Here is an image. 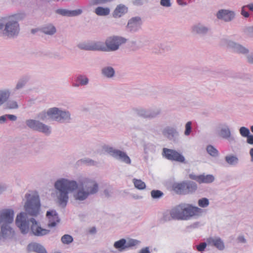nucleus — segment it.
<instances>
[{"label": "nucleus", "instance_id": "f257e3e1", "mask_svg": "<svg viewBox=\"0 0 253 253\" xmlns=\"http://www.w3.org/2000/svg\"><path fill=\"white\" fill-rule=\"evenodd\" d=\"M54 187L57 202L62 207L66 206L70 193H72L71 202L74 204H81L99 190L97 182L91 178H84L78 183L75 180L61 178L55 182Z\"/></svg>", "mask_w": 253, "mask_h": 253}, {"label": "nucleus", "instance_id": "f03ea898", "mask_svg": "<svg viewBox=\"0 0 253 253\" xmlns=\"http://www.w3.org/2000/svg\"><path fill=\"white\" fill-rule=\"evenodd\" d=\"M47 117L51 120L60 123H68L72 120L71 113L68 110L60 108L53 107L48 109L46 112L42 111L38 114L37 118L39 120L29 119L26 121L25 123L27 126L31 129L49 135L51 133V126L39 121H45L47 119Z\"/></svg>", "mask_w": 253, "mask_h": 253}, {"label": "nucleus", "instance_id": "7ed1b4c3", "mask_svg": "<svg viewBox=\"0 0 253 253\" xmlns=\"http://www.w3.org/2000/svg\"><path fill=\"white\" fill-rule=\"evenodd\" d=\"M204 210L191 204L181 203L172 208L169 213H165L163 220L169 221L171 220H189L197 219L201 217Z\"/></svg>", "mask_w": 253, "mask_h": 253}, {"label": "nucleus", "instance_id": "20e7f679", "mask_svg": "<svg viewBox=\"0 0 253 253\" xmlns=\"http://www.w3.org/2000/svg\"><path fill=\"white\" fill-rule=\"evenodd\" d=\"M15 223L23 234L28 233L31 230L34 235L41 237L47 235L50 232L49 230L42 228L40 222L35 218H31L29 220L25 212H21L17 215Z\"/></svg>", "mask_w": 253, "mask_h": 253}, {"label": "nucleus", "instance_id": "39448f33", "mask_svg": "<svg viewBox=\"0 0 253 253\" xmlns=\"http://www.w3.org/2000/svg\"><path fill=\"white\" fill-rule=\"evenodd\" d=\"M25 17V14L18 13L0 19V34L1 35L9 38L17 36L20 30L18 22L23 20Z\"/></svg>", "mask_w": 253, "mask_h": 253}, {"label": "nucleus", "instance_id": "423d86ee", "mask_svg": "<svg viewBox=\"0 0 253 253\" xmlns=\"http://www.w3.org/2000/svg\"><path fill=\"white\" fill-rule=\"evenodd\" d=\"M27 201L24 208L26 214L36 216L39 213L41 203L39 195L36 193L26 194Z\"/></svg>", "mask_w": 253, "mask_h": 253}, {"label": "nucleus", "instance_id": "0eeeda50", "mask_svg": "<svg viewBox=\"0 0 253 253\" xmlns=\"http://www.w3.org/2000/svg\"><path fill=\"white\" fill-rule=\"evenodd\" d=\"M102 149L115 159L126 164H131V160L125 152L106 145H103Z\"/></svg>", "mask_w": 253, "mask_h": 253}, {"label": "nucleus", "instance_id": "6e6552de", "mask_svg": "<svg viewBox=\"0 0 253 253\" xmlns=\"http://www.w3.org/2000/svg\"><path fill=\"white\" fill-rule=\"evenodd\" d=\"M216 132L219 137L227 140L230 144L236 143V139L232 134L229 126L226 123L218 124L216 129Z\"/></svg>", "mask_w": 253, "mask_h": 253}, {"label": "nucleus", "instance_id": "1a4fd4ad", "mask_svg": "<svg viewBox=\"0 0 253 253\" xmlns=\"http://www.w3.org/2000/svg\"><path fill=\"white\" fill-rule=\"evenodd\" d=\"M126 39L119 36L110 37L105 41V51H114L117 50L120 46L126 43Z\"/></svg>", "mask_w": 253, "mask_h": 253}, {"label": "nucleus", "instance_id": "9d476101", "mask_svg": "<svg viewBox=\"0 0 253 253\" xmlns=\"http://www.w3.org/2000/svg\"><path fill=\"white\" fill-rule=\"evenodd\" d=\"M78 47L82 50L105 51V43L102 41H89L78 44Z\"/></svg>", "mask_w": 253, "mask_h": 253}, {"label": "nucleus", "instance_id": "9b49d317", "mask_svg": "<svg viewBox=\"0 0 253 253\" xmlns=\"http://www.w3.org/2000/svg\"><path fill=\"white\" fill-rule=\"evenodd\" d=\"M162 133L164 137L174 143L179 140L180 133L176 126H167L163 128Z\"/></svg>", "mask_w": 253, "mask_h": 253}, {"label": "nucleus", "instance_id": "f8f14e48", "mask_svg": "<svg viewBox=\"0 0 253 253\" xmlns=\"http://www.w3.org/2000/svg\"><path fill=\"white\" fill-rule=\"evenodd\" d=\"M162 155L169 160L182 163H185V159L184 156L175 150L164 148Z\"/></svg>", "mask_w": 253, "mask_h": 253}, {"label": "nucleus", "instance_id": "ddd939ff", "mask_svg": "<svg viewBox=\"0 0 253 253\" xmlns=\"http://www.w3.org/2000/svg\"><path fill=\"white\" fill-rule=\"evenodd\" d=\"M135 112L139 117L151 120L159 116L161 114V110L158 108L151 109L140 108L136 109Z\"/></svg>", "mask_w": 253, "mask_h": 253}, {"label": "nucleus", "instance_id": "4468645a", "mask_svg": "<svg viewBox=\"0 0 253 253\" xmlns=\"http://www.w3.org/2000/svg\"><path fill=\"white\" fill-rule=\"evenodd\" d=\"M211 31V28L210 25L201 22L196 23L191 27V32L193 34L201 36L207 35Z\"/></svg>", "mask_w": 253, "mask_h": 253}, {"label": "nucleus", "instance_id": "2eb2a0df", "mask_svg": "<svg viewBox=\"0 0 253 253\" xmlns=\"http://www.w3.org/2000/svg\"><path fill=\"white\" fill-rule=\"evenodd\" d=\"M14 212L12 209H5L0 211V225L10 224L14 220Z\"/></svg>", "mask_w": 253, "mask_h": 253}, {"label": "nucleus", "instance_id": "dca6fc26", "mask_svg": "<svg viewBox=\"0 0 253 253\" xmlns=\"http://www.w3.org/2000/svg\"><path fill=\"white\" fill-rule=\"evenodd\" d=\"M142 20L140 17L136 16L130 18L126 25L127 30L131 33H136L141 28Z\"/></svg>", "mask_w": 253, "mask_h": 253}, {"label": "nucleus", "instance_id": "f3484780", "mask_svg": "<svg viewBox=\"0 0 253 253\" xmlns=\"http://www.w3.org/2000/svg\"><path fill=\"white\" fill-rule=\"evenodd\" d=\"M215 15L217 19L229 22L234 19L235 14L234 11L229 9H221L216 12Z\"/></svg>", "mask_w": 253, "mask_h": 253}, {"label": "nucleus", "instance_id": "a211bd4d", "mask_svg": "<svg viewBox=\"0 0 253 253\" xmlns=\"http://www.w3.org/2000/svg\"><path fill=\"white\" fill-rule=\"evenodd\" d=\"M10 225H0V241H4L13 236L14 231Z\"/></svg>", "mask_w": 253, "mask_h": 253}, {"label": "nucleus", "instance_id": "6ab92c4d", "mask_svg": "<svg viewBox=\"0 0 253 253\" xmlns=\"http://www.w3.org/2000/svg\"><path fill=\"white\" fill-rule=\"evenodd\" d=\"M227 44L228 47L232 49L234 52L243 54L249 53V50L242 45L232 41H228Z\"/></svg>", "mask_w": 253, "mask_h": 253}, {"label": "nucleus", "instance_id": "aec40b11", "mask_svg": "<svg viewBox=\"0 0 253 253\" xmlns=\"http://www.w3.org/2000/svg\"><path fill=\"white\" fill-rule=\"evenodd\" d=\"M207 242L208 245L214 246L220 251H222L225 249L224 243L220 237H210L207 239Z\"/></svg>", "mask_w": 253, "mask_h": 253}, {"label": "nucleus", "instance_id": "412c9836", "mask_svg": "<svg viewBox=\"0 0 253 253\" xmlns=\"http://www.w3.org/2000/svg\"><path fill=\"white\" fill-rule=\"evenodd\" d=\"M102 77L106 79H113L116 76L114 68L110 66H105L100 70Z\"/></svg>", "mask_w": 253, "mask_h": 253}, {"label": "nucleus", "instance_id": "4be33fe9", "mask_svg": "<svg viewBox=\"0 0 253 253\" xmlns=\"http://www.w3.org/2000/svg\"><path fill=\"white\" fill-rule=\"evenodd\" d=\"M46 215L49 220L48 223V226L49 227L55 226L56 224L59 222V218L55 211H47Z\"/></svg>", "mask_w": 253, "mask_h": 253}, {"label": "nucleus", "instance_id": "5701e85b", "mask_svg": "<svg viewBox=\"0 0 253 253\" xmlns=\"http://www.w3.org/2000/svg\"><path fill=\"white\" fill-rule=\"evenodd\" d=\"M82 10L80 9L70 10L66 9H58L56 10L57 14L63 16L74 17L82 14Z\"/></svg>", "mask_w": 253, "mask_h": 253}, {"label": "nucleus", "instance_id": "b1692460", "mask_svg": "<svg viewBox=\"0 0 253 253\" xmlns=\"http://www.w3.org/2000/svg\"><path fill=\"white\" fill-rule=\"evenodd\" d=\"M28 249L30 251L35 252L37 253H47L43 246L37 243H32L29 244Z\"/></svg>", "mask_w": 253, "mask_h": 253}, {"label": "nucleus", "instance_id": "393cba45", "mask_svg": "<svg viewBox=\"0 0 253 253\" xmlns=\"http://www.w3.org/2000/svg\"><path fill=\"white\" fill-rule=\"evenodd\" d=\"M11 95L9 89H0V107L6 102Z\"/></svg>", "mask_w": 253, "mask_h": 253}, {"label": "nucleus", "instance_id": "a878e982", "mask_svg": "<svg viewBox=\"0 0 253 253\" xmlns=\"http://www.w3.org/2000/svg\"><path fill=\"white\" fill-rule=\"evenodd\" d=\"M173 190L178 194L186 195L185 181L181 183H174L173 185Z\"/></svg>", "mask_w": 253, "mask_h": 253}, {"label": "nucleus", "instance_id": "bb28decb", "mask_svg": "<svg viewBox=\"0 0 253 253\" xmlns=\"http://www.w3.org/2000/svg\"><path fill=\"white\" fill-rule=\"evenodd\" d=\"M127 11V8L124 5H118L113 12V17L118 18L121 17Z\"/></svg>", "mask_w": 253, "mask_h": 253}, {"label": "nucleus", "instance_id": "cd10ccee", "mask_svg": "<svg viewBox=\"0 0 253 253\" xmlns=\"http://www.w3.org/2000/svg\"><path fill=\"white\" fill-rule=\"evenodd\" d=\"M186 194H192L195 192L197 189V184L191 181H186Z\"/></svg>", "mask_w": 253, "mask_h": 253}, {"label": "nucleus", "instance_id": "c85d7f7f", "mask_svg": "<svg viewBox=\"0 0 253 253\" xmlns=\"http://www.w3.org/2000/svg\"><path fill=\"white\" fill-rule=\"evenodd\" d=\"M29 80V77L28 76H25L21 78L17 82L15 88H14V91H16L19 89L23 88L26 83Z\"/></svg>", "mask_w": 253, "mask_h": 253}, {"label": "nucleus", "instance_id": "c756f323", "mask_svg": "<svg viewBox=\"0 0 253 253\" xmlns=\"http://www.w3.org/2000/svg\"><path fill=\"white\" fill-rule=\"evenodd\" d=\"M42 31L45 34L53 35L56 33V30L53 25L51 24H48L43 26L42 28Z\"/></svg>", "mask_w": 253, "mask_h": 253}, {"label": "nucleus", "instance_id": "7c9ffc66", "mask_svg": "<svg viewBox=\"0 0 253 253\" xmlns=\"http://www.w3.org/2000/svg\"><path fill=\"white\" fill-rule=\"evenodd\" d=\"M214 179V176L212 174H201L199 183H211Z\"/></svg>", "mask_w": 253, "mask_h": 253}, {"label": "nucleus", "instance_id": "2f4dec72", "mask_svg": "<svg viewBox=\"0 0 253 253\" xmlns=\"http://www.w3.org/2000/svg\"><path fill=\"white\" fill-rule=\"evenodd\" d=\"M225 160L227 163L231 166H236L239 163V159L237 156L233 155L226 156Z\"/></svg>", "mask_w": 253, "mask_h": 253}, {"label": "nucleus", "instance_id": "473e14b6", "mask_svg": "<svg viewBox=\"0 0 253 253\" xmlns=\"http://www.w3.org/2000/svg\"><path fill=\"white\" fill-rule=\"evenodd\" d=\"M126 240L125 239H121L119 241L115 242L114 244V247L119 251H123L126 249Z\"/></svg>", "mask_w": 253, "mask_h": 253}, {"label": "nucleus", "instance_id": "72a5a7b5", "mask_svg": "<svg viewBox=\"0 0 253 253\" xmlns=\"http://www.w3.org/2000/svg\"><path fill=\"white\" fill-rule=\"evenodd\" d=\"M110 10L108 7H97L95 9V13L99 16H107L110 13Z\"/></svg>", "mask_w": 253, "mask_h": 253}, {"label": "nucleus", "instance_id": "f704fd0d", "mask_svg": "<svg viewBox=\"0 0 253 253\" xmlns=\"http://www.w3.org/2000/svg\"><path fill=\"white\" fill-rule=\"evenodd\" d=\"M206 150L207 153L212 157L215 158L219 156L218 151L212 145H208Z\"/></svg>", "mask_w": 253, "mask_h": 253}, {"label": "nucleus", "instance_id": "c9c22d12", "mask_svg": "<svg viewBox=\"0 0 253 253\" xmlns=\"http://www.w3.org/2000/svg\"><path fill=\"white\" fill-rule=\"evenodd\" d=\"M132 182L135 187L139 190H143L146 187L145 183L140 179L133 178Z\"/></svg>", "mask_w": 253, "mask_h": 253}, {"label": "nucleus", "instance_id": "e433bc0d", "mask_svg": "<svg viewBox=\"0 0 253 253\" xmlns=\"http://www.w3.org/2000/svg\"><path fill=\"white\" fill-rule=\"evenodd\" d=\"M77 81L81 85H86L88 84L89 79L84 75H80L77 78Z\"/></svg>", "mask_w": 253, "mask_h": 253}, {"label": "nucleus", "instance_id": "4c0bfd02", "mask_svg": "<svg viewBox=\"0 0 253 253\" xmlns=\"http://www.w3.org/2000/svg\"><path fill=\"white\" fill-rule=\"evenodd\" d=\"M61 240L63 244L68 245L73 241V238L72 236L65 234L61 237Z\"/></svg>", "mask_w": 253, "mask_h": 253}, {"label": "nucleus", "instance_id": "58836bf2", "mask_svg": "<svg viewBox=\"0 0 253 253\" xmlns=\"http://www.w3.org/2000/svg\"><path fill=\"white\" fill-rule=\"evenodd\" d=\"M140 243V241L133 239H128L126 240V248L132 247L137 245Z\"/></svg>", "mask_w": 253, "mask_h": 253}, {"label": "nucleus", "instance_id": "ea45409f", "mask_svg": "<svg viewBox=\"0 0 253 253\" xmlns=\"http://www.w3.org/2000/svg\"><path fill=\"white\" fill-rule=\"evenodd\" d=\"M151 195L153 199H160L163 197L164 193L159 190H153L151 192Z\"/></svg>", "mask_w": 253, "mask_h": 253}, {"label": "nucleus", "instance_id": "a19ab883", "mask_svg": "<svg viewBox=\"0 0 253 253\" xmlns=\"http://www.w3.org/2000/svg\"><path fill=\"white\" fill-rule=\"evenodd\" d=\"M239 132L240 135L243 137H247L250 134V131L248 128L242 126L239 129Z\"/></svg>", "mask_w": 253, "mask_h": 253}, {"label": "nucleus", "instance_id": "79ce46f5", "mask_svg": "<svg viewBox=\"0 0 253 253\" xmlns=\"http://www.w3.org/2000/svg\"><path fill=\"white\" fill-rule=\"evenodd\" d=\"M80 162L82 164H85L88 166H95L97 164V163L95 161L88 158L82 159L80 160Z\"/></svg>", "mask_w": 253, "mask_h": 253}, {"label": "nucleus", "instance_id": "37998d69", "mask_svg": "<svg viewBox=\"0 0 253 253\" xmlns=\"http://www.w3.org/2000/svg\"><path fill=\"white\" fill-rule=\"evenodd\" d=\"M192 122H187L185 125V130L184 134L185 136H189L192 132Z\"/></svg>", "mask_w": 253, "mask_h": 253}, {"label": "nucleus", "instance_id": "c03bdc74", "mask_svg": "<svg viewBox=\"0 0 253 253\" xmlns=\"http://www.w3.org/2000/svg\"><path fill=\"white\" fill-rule=\"evenodd\" d=\"M198 204L201 208H206L209 205V201L206 198H203L198 200Z\"/></svg>", "mask_w": 253, "mask_h": 253}, {"label": "nucleus", "instance_id": "a18cd8bd", "mask_svg": "<svg viewBox=\"0 0 253 253\" xmlns=\"http://www.w3.org/2000/svg\"><path fill=\"white\" fill-rule=\"evenodd\" d=\"M6 107L10 109H15L18 108L17 102L15 100H10L6 103Z\"/></svg>", "mask_w": 253, "mask_h": 253}, {"label": "nucleus", "instance_id": "49530a36", "mask_svg": "<svg viewBox=\"0 0 253 253\" xmlns=\"http://www.w3.org/2000/svg\"><path fill=\"white\" fill-rule=\"evenodd\" d=\"M207 246V243L206 242H202L200 243L199 245H196V248L198 251L202 252L205 251Z\"/></svg>", "mask_w": 253, "mask_h": 253}, {"label": "nucleus", "instance_id": "de8ad7c7", "mask_svg": "<svg viewBox=\"0 0 253 253\" xmlns=\"http://www.w3.org/2000/svg\"><path fill=\"white\" fill-rule=\"evenodd\" d=\"M160 3L161 6L165 7H169L172 5L170 0H160Z\"/></svg>", "mask_w": 253, "mask_h": 253}, {"label": "nucleus", "instance_id": "09e8293b", "mask_svg": "<svg viewBox=\"0 0 253 253\" xmlns=\"http://www.w3.org/2000/svg\"><path fill=\"white\" fill-rule=\"evenodd\" d=\"M189 177L191 179L196 180L198 183L200 182V175H197L194 173H191L189 174Z\"/></svg>", "mask_w": 253, "mask_h": 253}, {"label": "nucleus", "instance_id": "8fccbe9b", "mask_svg": "<svg viewBox=\"0 0 253 253\" xmlns=\"http://www.w3.org/2000/svg\"><path fill=\"white\" fill-rule=\"evenodd\" d=\"M246 6H244L242 8L241 14L245 17L247 18L249 16V13L245 10Z\"/></svg>", "mask_w": 253, "mask_h": 253}, {"label": "nucleus", "instance_id": "3c124183", "mask_svg": "<svg viewBox=\"0 0 253 253\" xmlns=\"http://www.w3.org/2000/svg\"><path fill=\"white\" fill-rule=\"evenodd\" d=\"M113 0H96L95 3L98 4H103L111 2Z\"/></svg>", "mask_w": 253, "mask_h": 253}, {"label": "nucleus", "instance_id": "603ef678", "mask_svg": "<svg viewBox=\"0 0 253 253\" xmlns=\"http://www.w3.org/2000/svg\"><path fill=\"white\" fill-rule=\"evenodd\" d=\"M247 138V142L249 144L253 145V135L250 134Z\"/></svg>", "mask_w": 253, "mask_h": 253}, {"label": "nucleus", "instance_id": "864d4df0", "mask_svg": "<svg viewBox=\"0 0 253 253\" xmlns=\"http://www.w3.org/2000/svg\"><path fill=\"white\" fill-rule=\"evenodd\" d=\"M247 58L249 63L253 64V53H251L248 55Z\"/></svg>", "mask_w": 253, "mask_h": 253}, {"label": "nucleus", "instance_id": "5fc2aeb1", "mask_svg": "<svg viewBox=\"0 0 253 253\" xmlns=\"http://www.w3.org/2000/svg\"><path fill=\"white\" fill-rule=\"evenodd\" d=\"M6 116L7 119L12 121H15L17 119V117L14 115L8 114Z\"/></svg>", "mask_w": 253, "mask_h": 253}, {"label": "nucleus", "instance_id": "6e6d98bb", "mask_svg": "<svg viewBox=\"0 0 253 253\" xmlns=\"http://www.w3.org/2000/svg\"><path fill=\"white\" fill-rule=\"evenodd\" d=\"M7 118L6 116V115H3L0 117V124H3L7 120Z\"/></svg>", "mask_w": 253, "mask_h": 253}, {"label": "nucleus", "instance_id": "4d7b16f0", "mask_svg": "<svg viewBox=\"0 0 253 253\" xmlns=\"http://www.w3.org/2000/svg\"><path fill=\"white\" fill-rule=\"evenodd\" d=\"M237 240L239 242L242 243H245L246 242V240L243 236H240L238 237Z\"/></svg>", "mask_w": 253, "mask_h": 253}, {"label": "nucleus", "instance_id": "13d9d810", "mask_svg": "<svg viewBox=\"0 0 253 253\" xmlns=\"http://www.w3.org/2000/svg\"><path fill=\"white\" fill-rule=\"evenodd\" d=\"M139 253H151L149 247H146L142 249Z\"/></svg>", "mask_w": 253, "mask_h": 253}, {"label": "nucleus", "instance_id": "bf43d9fd", "mask_svg": "<svg viewBox=\"0 0 253 253\" xmlns=\"http://www.w3.org/2000/svg\"><path fill=\"white\" fill-rule=\"evenodd\" d=\"M176 2L180 6H184L187 5V3L184 1L183 0H177Z\"/></svg>", "mask_w": 253, "mask_h": 253}, {"label": "nucleus", "instance_id": "052dcab7", "mask_svg": "<svg viewBox=\"0 0 253 253\" xmlns=\"http://www.w3.org/2000/svg\"><path fill=\"white\" fill-rule=\"evenodd\" d=\"M111 191L109 189H105L104 191V195L106 196V197H109L111 196Z\"/></svg>", "mask_w": 253, "mask_h": 253}, {"label": "nucleus", "instance_id": "680f3d73", "mask_svg": "<svg viewBox=\"0 0 253 253\" xmlns=\"http://www.w3.org/2000/svg\"><path fill=\"white\" fill-rule=\"evenodd\" d=\"M246 6V8H249L251 11H253V3H250Z\"/></svg>", "mask_w": 253, "mask_h": 253}, {"label": "nucleus", "instance_id": "e2e57ef3", "mask_svg": "<svg viewBox=\"0 0 253 253\" xmlns=\"http://www.w3.org/2000/svg\"><path fill=\"white\" fill-rule=\"evenodd\" d=\"M250 155H251V161L253 162V148L250 149Z\"/></svg>", "mask_w": 253, "mask_h": 253}, {"label": "nucleus", "instance_id": "0e129e2a", "mask_svg": "<svg viewBox=\"0 0 253 253\" xmlns=\"http://www.w3.org/2000/svg\"><path fill=\"white\" fill-rule=\"evenodd\" d=\"M199 225H200V223L199 222H196L192 225V227H193L194 228L198 227Z\"/></svg>", "mask_w": 253, "mask_h": 253}, {"label": "nucleus", "instance_id": "69168bd1", "mask_svg": "<svg viewBox=\"0 0 253 253\" xmlns=\"http://www.w3.org/2000/svg\"><path fill=\"white\" fill-rule=\"evenodd\" d=\"M89 232L92 234H94L96 232V228L95 227L91 228Z\"/></svg>", "mask_w": 253, "mask_h": 253}, {"label": "nucleus", "instance_id": "338daca9", "mask_svg": "<svg viewBox=\"0 0 253 253\" xmlns=\"http://www.w3.org/2000/svg\"><path fill=\"white\" fill-rule=\"evenodd\" d=\"M4 187L0 186V193H1L4 190Z\"/></svg>", "mask_w": 253, "mask_h": 253}, {"label": "nucleus", "instance_id": "774afa93", "mask_svg": "<svg viewBox=\"0 0 253 253\" xmlns=\"http://www.w3.org/2000/svg\"><path fill=\"white\" fill-rule=\"evenodd\" d=\"M251 130L252 132H253V126H251Z\"/></svg>", "mask_w": 253, "mask_h": 253}]
</instances>
